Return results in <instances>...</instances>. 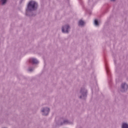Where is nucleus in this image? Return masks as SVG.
<instances>
[{
	"instance_id": "1a4fd4ad",
	"label": "nucleus",
	"mask_w": 128,
	"mask_h": 128,
	"mask_svg": "<svg viewBox=\"0 0 128 128\" xmlns=\"http://www.w3.org/2000/svg\"><path fill=\"white\" fill-rule=\"evenodd\" d=\"M94 24L95 26H98V20H94Z\"/></svg>"
},
{
	"instance_id": "423d86ee",
	"label": "nucleus",
	"mask_w": 128,
	"mask_h": 128,
	"mask_svg": "<svg viewBox=\"0 0 128 128\" xmlns=\"http://www.w3.org/2000/svg\"><path fill=\"white\" fill-rule=\"evenodd\" d=\"M84 21H82V20H80L78 22V26H84Z\"/></svg>"
},
{
	"instance_id": "39448f33",
	"label": "nucleus",
	"mask_w": 128,
	"mask_h": 128,
	"mask_svg": "<svg viewBox=\"0 0 128 128\" xmlns=\"http://www.w3.org/2000/svg\"><path fill=\"white\" fill-rule=\"evenodd\" d=\"M30 62H32V64H38V61L36 60V59L31 58L30 60Z\"/></svg>"
},
{
	"instance_id": "4468645a",
	"label": "nucleus",
	"mask_w": 128,
	"mask_h": 128,
	"mask_svg": "<svg viewBox=\"0 0 128 128\" xmlns=\"http://www.w3.org/2000/svg\"><path fill=\"white\" fill-rule=\"evenodd\" d=\"M111 0L114 1V0Z\"/></svg>"
},
{
	"instance_id": "9d476101",
	"label": "nucleus",
	"mask_w": 128,
	"mask_h": 128,
	"mask_svg": "<svg viewBox=\"0 0 128 128\" xmlns=\"http://www.w3.org/2000/svg\"><path fill=\"white\" fill-rule=\"evenodd\" d=\"M84 96H86V94L84 93Z\"/></svg>"
},
{
	"instance_id": "6e6552de",
	"label": "nucleus",
	"mask_w": 128,
	"mask_h": 128,
	"mask_svg": "<svg viewBox=\"0 0 128 128\" xmlns=\"http://www.w3.org/2000/svg\"><path fill=\"white\" fill-rule=\"evenodd\" d=\"M7 0H1V2H2V4H4L6 2Z\"/></svg>"
},
{
	"instance_id": "20e7f679",
	"label": "nucleus",
	"mask_w": 128,
	"mask_h": 128,
	"mask_svg": "<svg viewBox=\"0 0 128 128\" xmlns=\"http://www.w3.org/2000/svg\"><path fill=\"white\" fill-rule=\"evenodd\" d=\"M128 84H126V83L122 84V88L123 90L122 92H125V90H128Z\"/></svg>"
},
{
	"instance_id": "0eeeda50",
	"label": "nucleus",
	"mask_w": 128,
	"mask_h": 128,
	"mask_svg": "<svg viewBox=\"0 0 128 128\" xmlns=\"http://www.w3.org/2000/svg\"><path fill=\"white\" fill-rule=\"evenodd\" d=\"M122 128H128V124L126 123H124L122 126Z\"/></svg>"
},
{
	"instance_id": "f257e3e1",
	"label": "nucleus",
	"mask_w": 128,
	"mask_h": 128,
	"mask_svg": "<svg viewBox=\"0 0 128 128\" xmlns=\"http://www.w3.org/2000/svg\"><path fill=\"white\" fill-rule=\"evenodd\" d=\"M38 8V4L34 1H30L28 6L27 10H34Z\"/></svg>"
},
{
	"instance_id": "9b49d317",
	"label": "nucleus",
	"mask_w": 128,
	"mask_h": 128,
	"mask_svg": "<svg viewBox=\"0 0 128 128\" xmlns=\"http://www.w3.org/2000/svg\"><path fill=\"white\" fill-rule=\"evenodd\" d=\"M30 70V72H32V70Z\"/></svg>"
},
{
	"instance_id": "ddd939ff",
	"label": "nucleus",
	"mask_w": 128,
	"mask_h": 128,
	"mask_svg": "<svg viewBox=\"0 0 128 128\" xmlns=\"http://www.w3.org/2000/svg\"><path fill=\"white\" fill-rule=\"evenodd\" d=\"M80 98H82V96H80Z\"/></svg>"
},
{
	"instance_id": "f03ea898",
	"label": "nucleus",
	"mask_w": 128,
	"mask_h": 128,
	"mask_svg": "<svg viewBox=\"0 0 128 128\" xmlns=\"http://www.w3.org/2000/svg\"><path fill=\"white\" fill-rule=\"evenodd\" d=\"M68 30H70V26H66L62 28V32L68 33Z\"/></svg>"
},
{
	"instance_id": "f8f14e48",
	"label": "nucleus",
	"mask_w": 128,
	"mask_h": 128,
	"mask_svg": "<svg viewBox=\"0 0 128 128\" xmlns=\"http://www.w3.org/2000/svg\"><path fill=\"white\" fill-rule=\"evenodd\" d=\"M81 94H82V91H81Z\"/></svg>"
},
{
	"instance_id": "7ed1b4c3",
	"label": "nucleus",
	"mask_w": 128,
	"mask_h": 128,
	"mask_svg": "<svg viewBox=\"0 0 128 128\" xmlns=\"http://www.w3.org/2000/svg\"><path fill=\"white\" fill-rule=\"evenodd\" d=\"M42 112H44L43 116H48V112H50V108H46L45 109H43L42 110Z\"/></svg>"
}]
</instances>
